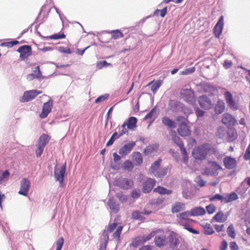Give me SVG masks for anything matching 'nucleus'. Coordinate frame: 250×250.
I'll use <instances>...</instances> for the list:
<instances>
[{
  "label": "nucleus",
  "instance_id": "f257e3e1",
  "mask_svg": "<svg viewBox=\"0 0 250 250\" xmlns=\"http://www.w3.org/2000/svg\"><path fill=\"white\" fill-rule=\"evenodd\" d=\"M204 110L210 108L212 105L210 100L208 96L216 95L218 93L216 87L212 84L204 83Z\"/></svg>",
  "mask_w": 250,
  "mask_h": 250
},
{
  "label": "nucleus",
  "instance_id": "f03ea898",
  "mask_svg": "<svg viewBox=\"0 0 250 250\" xmlns=\"http://www.w3.org/2000/svg\"><path fill=\"white\" fill-rule=\"evenodd\" d=\"M176 121L181 123L177 129L179 134L182 137L189 135L190 131L186 123L187 119L183 116H178L176 118Z\"/></svg>",
  "mask_w": 250,
  "mask_h": 250
},
{
  "label": "nucleus",
  "instance_id": "7ed1b4c3",
  "mask_svg": "<svg viewBox=\"0 0 250 250\" xmlns=\"http://www.w3.org/2000/svg\"><path fill=\"white\" fill-rule=\"evenodd\" d=\"M137 119L136 117H130L122 125V131L119 133V136H122L128 132V129H133L136 127Z\"/></svg>",
  "mask_w": 250,
  "mask_h": 250
},
{
  "label": "nucleus",
  "instance_id": "20e7f679",
  "mask_svg": "<svg viewBox=\"0 0 250 250\" xmlns=\"http://www.w3.org/2000/svg\"><path fill=\"white\" fill-rule=\"evenodd\" d=\"M66 168V163H65L60 168H57L55 167L54 169V176L56 180L59 181L60 186L61 187H63L64 186L63 180Z\"/></svg>",
  "mask_w": 250,
  "mask_h": 250
},
{
  "label": "nucleus",
  "instance_id": "39448f33",
  "mask_svg": "<svg viewBox=\"0 0 250 250\" xmlns=\"http://www.w3.org/2000/svg\"><path fill=\"white\" fill-rule=\"evenodd\" d=\"M190 216L189 211L183 212L177 215L179 223L184 227H189L191 223L193 222L192 219L189 218Z\"/></svg>",
  "mask_w": 250,
  "mask_h": 250
},
{
  "label": "nucleus",
  "instance_id": "423d86ee",
  "mask_svg": "<svg viewBox=\"0 0 250 250\" xmlns=\"http://www.w3.org/2000/svg\"><path fill=\"white\" fill-rule=\"evenodd\" d=\"M17 52L20 53V58L21 60L25 61L32 55V48L28 45H24L20 46L18 49Z\"/></svg>",
  "mask_w": 250,
  "mask_h": 250
},
{
  "label": "nucleus",
  "instance_id": "0eeeda50",
  "mask_svg": "<svg viewBox=\"0 0 250 250\" xmlns=\"http://www.w3.org/2000/svg\"><path fill=\"white\" fill-rule=\"evenodd\" d=\"M42 93V91L37 90H31L25 91L23 95L21 98L20 101L21 103H25L34 99L38 95Z\"/></svg>",
  "mask_w": 250,
  "mask_h": 250
},
{
  "label": "nucleus",
  "instance_id": "6e6552de",
  "mask_svg": "<svg viewBox=\"0 0 250 250\" xmlns=\"http://www.w3.org/2000/svg\"><path fill=\"white\" fill-rule=\"evenodd\" d=\"M225 98L228 106L233 110H236L238 109V106L233 98L232 94L229 91L224 93Z\"/></svg>",
  "mask_w": 250,
  "mask_h": 250
},
{
  "label": "nucleus",
  "instance_id": "1a4fd4ad",
  "mask_svg": "<svg viewBox=\"0 0 250 250\" xmlns=\"http://www.w3.org/2000/svg\"><path fill=\"white\" fill-rule=\"evenodd\" d=\"M222 123L227 126H235L237 124L235 118L228 113H224L222 116Z\"/></svg>",
  "mask_w": 250,
  "mask_h": 250
},
{
  "label": "nucleus",
  "instance_id": "9d476101",
  "mask_svg": "<svg viewBox=\"0 0 250 250\" xmlns=\"http://www.w3.org/2000/svg\"><path fill=\"white\" fill-rule=\"evenodd\" d=\"M30 188V182L29 180L26 178H22L21 181L20 190L18 193L25 196H27Z\"/></svg>",
  "mask_w": 250,
  "mask_h": 250
},
{
  "label": "nucleus",
  "instance_id": "9b49d317",
  "mask_svg": "<svg viewBox=\"0 0 250 250\" xmlns=\"http://www.w3.org/2000/svg\"><path fill=\"white\" fill-rule=\"evenodd\" d=\"M53 104V102L52 100H49L48 101L43 104L42 112L40 114V117L41 119L45 118L48 116V114L51 112Z\"/></svg>",
  "mask_w": 250,
  "mask_h": 250
},
{
  "label": "nucleus",
  "instance_id": "f8f14e48",
  "mask_svg": "<svg viewBox=\"0 0 250 250\" xmlns=\"http://www.w3.org/2000/svg\"><path fill=\"white\" fill-rule=\"evenodd\" d=\"M116 184L122 188L128 189L132 188L133 182L127 178H121L116 181Z\"/></svg>",
  "mask_w": 250,
  "mask_h": 250
},
{
  "label": "nucleus",
  "instance_id": "ddd939ff",
  "mask_svg": "<svg viewBox=\"0 0 250 250\" xmlns=\"http://www.w3.org/2000/svg\"><path fill=\"white\" fill-rule=\"evenodd\" d=\"M135 145V142L133 141L125 144L120 148L119 150V153L122 157H124L130 152Z\"/></svg>",
  "mask_w": 250,
  "mask_h": 250
},
{
  "label": "nucleus",
  "instance_id": "4468645a",
  "mask_svg": "<svg viewBox=\"0 0 250 250\" xmlns=\"http://www.w3.org/2000/svg\"><path fill=\"white\" fill-rule=\"evenodd\" d=\"M208 165L211 167H207L204 170V174L206 173L208 175H212L216 171L222 169L221 167L216 162L208 161Z\"/></svg>",
  "mask_w": 250,
  "mask_h": 250
},
{
  "label": "nucleus",
  "instance_id": "2eb2a0df",
  "mask_svg": "<svg viewBox=\"0 0 250 250\" xmlns=\"http://www.w3.org/2000/svg\"><path fill=\"white\" fill-rule=\"evenodd\" d=\"M181 94L187 102L191 103L194 101V92L191 89H183L181 91Z\"/></svg>",
  "mask_w": 250,
  "mask_h": 250
},
{
  "label": "nucleus",
  "instance_id": "dca6fc26",
  "mask_svg": "<svg viewBox=\"0 0 250 250\" xmlns=\"http://www.w3.org/2000/svg\"><path fill=\"white\" fill-rule=\"evenodd\" d=\"M224 26V17L221 16L213 28V33L217 38L221 35Z\"/></svg>",
  "mask_w": 250,
  "mask_h": 250
},
{
  "label": "nucleus",
  "instance_id": "f3484780",
  "mask_svg": "<svg viewBox=\"0 0 250 250\" xmlns=\"http://www.w3.org/2000/svg\"><path fill=\"white\" fill-rule=\"evenodd\" d=\"M156 181L152 178H148L144 183L142 191L144 193H149L155 185Z\"/></svg>",
  "mask_w": 250,
  "mask_h": 250
},
{
  "label": "nucleus",
  "instance_id": "a211bd4d",
  "mask_svg": "<svg viewBox=\"0 0 250 250\" xmlns=\"http://www.w3.org/2000/svg\"><path fill=\"white\" fill-rule=\"evenodd\" d=\"M223 162L226 168L229 169L234 168L237 166L235 159L231 156L226 157L223 160Z\"/></svg>",
  "mask_w": 250,
  "mask_h": 250
},
{
  "label": "nucleus",
  "instance_id": "6ab92c4d",
  "mask_svg": "<svg viewBox=\"0 0 250 250\" xmlns=\"http://www.w3.org/2000/svg\"><path fill=\"white\" fill-rule=\"evenodd\" d=\"M228 215L224 214L222 211H218L212 218L211 222H215L218 223H223L225 222L228 219Z\"/></svg>",
  "mask_w": 250,
  "mask_h": 250
},
{
  "label": "nucleus",
  "instance_id": "aec40b11",
  "mask_svg": "<svg viewBox=\"0 0 250 250\" xmlns=\"http://www.w3.org/2000/svg\"><path fill=\"white\" fill-rule=\"evenodd\" d=\"M154 242L156 246L158 247L164 246L167 243V237L164 234L156 236L155 238Z\"/></svg>",
  "mask_w": 250,
  "mask_h": 250
},
{
  "label": "nucleus",
  "instance_id": "412c9836",
  "mask_svg": "<svg viewBox=\"0 0 250 250\" xmlns=\"http://www.w3.org/2000/svg\"><path fill=\"white\" fill-rule=\"evenodd\" d=\"M192 155L196 160H202L203 158V147L200 146L195 148L192 151Z\"/></svg>",
  "mask_w": 250,
  "mask_h": 250
},
{
  "label": "nucleus",
  "instance_id": "4be33fe9",
  "mask_svg": "<svg viewBox=\"0 0 250 250\" xmlns=\"http://www.w3.org/2000/svg\"><path fill=\"white\" fill-rule=\"evenodd\" d=\"M154 81L150 82L146 86L151 85V90L152 91L153 93L155 94L157 90L160 88L161 85L162 84L163 80H158L154 83H153Z\"/></svg>",
  "mask_w": 250,
  "mask_h": 250
},
{
  "label": "nucleus",
  "instance_id": "5701e85b",
  "mask_svg": "<svg viewBox=\"0 0 250 250\" xmlns=\"http://www.w3.org/2000/svg\"><path fill=\"white\" fill-rule=\"evenodd\" d=\"M51 138L49 136L46 134H42L39 137L37 144L42 146L45 147L46 145L49 143Z\"/></svg>",
  "mask_w": 250,
  "mask_h": 250
},
{
  "label": "nucleus",
  "instance_id": "b1692460",
  "mask_svg": "<svg viewBox=\"0 0 250 250\" xmlns=\"http://www.w3.org/2000/svg\"><path fill=\"white\" fill-rule=\"evenodd\" d=\"M132 158L135 165L139 166L143 163V157L141 153L139 152H134L132 154Z\"/></svg>",
  "mask_w": 250,
  "mask_h": 250
},
{
  "label": "nucleus",
  "instance_id": "393cba45",
  "mask_svg": "<svg viewBox=\"0 0 250 250\" xmlns=\"http://www.w3.org/2000/svg\"><path fill=\"white\" fill-rule=\"evenodd\" d=\"M185 208V205L184 203L177 202L172 205L171 211L172 213H177Z\"/></svg>",
  "mask_w": 250,
  "mask_h": 250
},
{
  "label": "nucleus",
  "instance_id": "a878e982",
  "mask_svg": "<svg viewBox=\"0 0 250 250\" xmlns=\"http://www.w3.org/2000/svg\"><path fill=\"white\" fill-rule=\"evenodd\" d=\"M37 71V73L36 74H29L27 76V79L28 81H31L35 78L37 79H40L42 77V72L40 69V66H37L35 68V69L34 70V72H36Z\"/></svg>",
  "mask_w": 250,
  "mask_h": 250
},
{
  "label": "nucleus",
  "instance_id": "bb28decb",
  "mask_svg": "<svg viewBox=\"0 0 250 250\" xmlns=\"http://www.w3.org/2000/svg\"><path fill=\"white\" fill-rule=\"evenodd\" d=\"M225 104L223 101L219 100L214 107V111L216 114H220L223 113L225 110Z\"/></svg>",
  "mask_w": 250,
  "mask_h": 250
},
{
  "label": "nucleus",
  "instance_id": "cd10ccee",
  "mask_svg": "<svg viewBox=\"0 0 250 250\" xmlns=\"http://www.w3.org/2000/svg\"><path fill=\"white\" fill-rule=\"evenodd\" d=\"M110 209L114 213H117L119 211V204H117L114 199L111 198L109 199L108 202Z\"/></svg>",
  "mask_w": 250,
  "mask_h": 250
},
{
  "label": "nucleus",
  "instance_id": "c85d7f7f",
  "mask_svg": "<svg viewBox=\"0 0 250 250\" xmlns=\"http://www.w3.org/2000/svg\"><path fill=\"white\" fill-rule=\"evenodd\" d=\"M153 191L163 195H169L173 192L172 190L167 189L163 187L159 186L153 189Z\"/></svg>",
  "mask_w": 250,
  "mask_h": 250
},
{
  "label": "nucleus",
  "instance_id": "c756f323",
  "mask_svg": "<svg viewBox=\"0 0 250 250\" xmlns=\"http://www.w3.org/2000/svg\"><path fill=\"white\" fill-rule=\"evenodd\" d=\"M215 152V149L211 145L204 143V159L206 158V155L214 154Z\"/></svg>",
  "mask_w": 250,
  "mask_h": 250
},
{
  "label": "nucleus",
  "instance_id": "7c9ffc66",
  "mask_svg": "<svg viewBox=\"0 0 250 250\" xmlns=\"http://www.w3.org/2000/svg\"><path fill=\"white\" fill-rule=\"evenodd\" d=\"M162 122L165 125L169 128H175L176 127L175 122L167 117L162 118Z\"/></svg>",
  "mask_w": 250,
  "mask_h": 250
},
{
  "label": "nucleus",
  "instance_id": "2f4dec72",
  "mask_svg": "<svg viewBox=\"0 0 250 250\" xmlns=\"http://www.w3.org/2000/svg\"><path fill=\"white\" fill-rule=\"evenodd\" d=\"M103 235L104 236V242L102 243L100 245V248L99 250H106L107 245L109 240V236L107 234L106 230H104L103 232Z\"/></svg>",
  "mask_w": 250,
  "mask_h": 250
},
{
  "label": "nucleus",
  "instance_id": "473e14b6",
  "mask_svg": "<svg viewBox=\"0 0 250 250\" xmlns=\"http://www.w3.org/2000/svg\"><path fill=\"white\" fill-rule=\"evenodd\" d=\"M189 211L191 216H196L203 214V208L202 207H195Z\"/></svg>",
  "mask_w": 250,
  "mask_h": 250
},
{
  "label": "nucleus",
  "instance_id": "72a5a7b5",
  "mask_svg": "<svg viewBox=\"0 0 250 250\" xmlns=\"http://www.w3.org/2000/svg\"><path fill=\"white\" fill-rule=\"evenodd\" d=\"M162 162V160L159 159L155 161L151 166L150 170L154 174L156 171H157L160 168V165Z\"/></svg>",
  "mask_w": 250,
  "mask_h": 250
},
{
  "label": "nucleus",
  "instance_id": "f704fd0d",
  "mask_svg": "<svg viewBox=\"0 0 250 250\" xmlns=\"http://www.w3.org/2000/svg\"><path fill=\"white\" fill-rule=\"evenodd\" d=\"M123 229V226H118L116 231L112 234L113 238L116 239L118 242H119L121 241V234L122 233Z\"/></svg>",
  "mask_w": 250,
  "mask_h": 250
},
{
  "label": "nucleus",
  "instance_id": "c9c22d12",
  "mask_svg": "<svg viewBox=\"0 0 250 250\" xmlns=\"http://www.w3.org/2000/svg\"><path fill=\"white\" fill-rule=\"evenodd\" d=\"M168 169L166 167L160 168L154 175L157 178H162L167 174Z\"/></svg>",
  "mask_w": 250,
  "mask_h": 250
},
{
  "label": "nucleus",
  "instance_id": "e433bc0d",
  "mask_svg": "<svg viewBox=\"0 0 250 250\" xmlns=\"http://www.w3.org/2000/svg\"><path fill=\"white\" fill-rule=\"evenodd\" d=\"M144 240H143V238L142 236H138L135 238L132 243L130 244V246H132L133 247H137L141 245L144 244Z\"/></svg>",
  "mask_w": 250,
  "mask_h": 250
},
{
  "label": "nucleus",
  "instance_id": "4c0bfd02",
  "mask_svg": "<svg viewBox=\"0 0 250 250\" xmlns=\"http://www.w3.org/2000/svg\"><path fill=\"white\" fill-rule=\"evenodd\" d=\"M112 38L114 40H117L124 37V34L119 30L116 29L111 31Z\"/></svg>",
  "mask_w": 250,
  "mask_h": 250
},
{
  "label": "nucleus",
  "instance_id": "58836bf2",
  "mask_svg": "<svg viewBox=\"0 0 250 250\" xmlns=\"http://www.w3.org/2000/svg\"><path fill=\"white\" fill-rule=\"evenodd\" d=\"M131 218L135 220H139L143 221L145 220V218L143 216V213L142 212L138 211H134L131 214Z\"/></svg>",
  "mask_w": 250,
  "mask_h": 250
},
{
  "label": "nucleus",
  "instance_id": "ea45409f",
  "mask_svg": "<svg viewBox=\"0 0 250 250\" xmlns=\"http://www.w3.org/2000/svg\"><path fill=\"white\" fill-rule=\"evenodd\" d=\"M123 169L125 170L131 171L134 167L132 163L130 160H126L123 164Z\"/></svg>",
  "mask_w": 250,
  "mask_h": 250
},
{
  "label": "nucleus",
  "instance_id": "a19ab883",
  "mask_svg": "<svg viewBox=\"0 0 250 250\" xmlns=\"http://www.w3.org/2000/svg\"><path fill=\"white\" fill-rule=\"evenodd\" d=\"M116 196L118 198L121 203H125L127 201L128 196L123 193V192H119L116 193Z\"/></svg>",
  "mask_w": 250,
  "mask_h": 250
},
{
  "label": "nucleus",
  "instance_id": "79ce46f5",
  "mask_svg": "<svg viewBox=\"0 0 250 250\" xmlns=\"http://www.w3.org/2000/svg\"><path fill=\"white\" fill-rule=\"evenodd\" d=\"M227 233L228 235L231 237L232 238H234L235 237L236 233L234 229V228L232 224H230L229 225L227 229Z\"/></svg>",
  "mask_w": 250,
  "mask_h": 250
},
{
  "label": "nucleus",
  "instance_id": "37998d69",
  "mask_svg": "<svg viewBox=\"0 0 250 250\" xmlns=\"http://www.w3.org/2000/svg\"><path fill=\"white\" fill-rule=\"evenodd\" d=\"M121 136H119V134H118L117 132L114 133L112 136L111 137V138H110V139L109 140V141L106 143V146H108L112 145L113 144L115 140L117 139Z\"/></svg>",
  "mask_w": 250,
  "mask_h": 250
},
{
  "label": "nucleus",
  "instance_id": "c03bdc74",
  "mask_svg": "<svg viewBox=\"0 0 250 250\" xmlns=\"http://www.w3.org/2000/svg\"><path fill=\"white\" fill-rule=\"evenodd\" d=\"M214 232V231L210 224H206V225H204V234L210 235L213 234Z\"/></svg>",
  "mask_w": 250,
  "mask_h": 250
},
{
  "label": "nucleus",
  "instance_id": "a18cd8bd",
  "mask_svg": "<svg viewBox=\"0 0 250 250\" xmlns=\"http://www.w3.org/2000/svg\"><path fill=\"white\" fill-rule=\"evenodd\" d=\"M164 202V199L162 198L158 197L153 199L150 201V204L152 205L159 206L162 205Z\"/></svg>",
  "mask_w": 250,
  "mask_h": 250
},
{
  "label": "nucleus",
  "instance_id": "49530a36",
  "mask_svg": "<svg viewBox=\"0 0 250 250\" xmlns=\"http://www.w3.org/2000/svg\"><path fill=\"white\" fill-rule=\"evenodd\" d=\"M36 154L37 157H40L42 154L43 153L44 150V147L39 145L37 143L36 144Z\"/></svg>",
  "mask_w": 250,
  "mask_h": 250
},
{
  "label": "nucleus",
  "instance_id": "de8ad7c7",
  "mask_svg": "<svg viewBox=\"0 0 250 250\" xmlns=\"http://www.w3.org/2000/svg\"><path fill=\"white\" fill-rule=\"evenodd\" d=\"M173 133L174 134L173 136H172V140L173 142L178 146H182V145L184 144V143L181 141L180 137L178 136H177L175 134V132L173 131Z\"/></svg>",
  "mask_w": 250,
  "mask_h": 250
},
{
  "label": "nucleus",
  "instance_id": "09e8293b",
  "mask_svg": "<svg viewBox=\"0 0 250 250\" xmlns=\"http://www.w3.org/2000/svg\"><path fill=\"white\" fill-rule=\"evenodd\" d=\"M118 226V223L117 221H115L112 223H110L108 225V228L106 231L108 233V232H112Z\"/></svg>",
  "mask_w": 250,
  "mask_h": 250
},
{
  "label": "nucleus",
  "instance_id": "8fccbe9b",
  "mask_svg": "<svg viewBox=\"0 0 250 250\" xmlns=\"http://www.w3.org/2000/svg\"><path fill=\"white\" fill-rule=\"evenodd\" d=\"M156 113V106L152 108L151 111L148 113L144 117V120H146L147 119H151Z\"/></svg>",
  "mask_w": 250,
  "mask_h": 250
},
{
  "label": "nucleus",
  "instance_id": "3c124183",
  "mask_svg": "<svg viewBox=\"0 0 250 250\" xmlns=\"http://www.w3.org/2000/svg\"><path fill=\"white\" fill-rule=\"evenodd\" d=\"M206 209L208 214H211L215 212L216 208L213 204H210V205L206 206Z\"/></svg>",
  "mask_w": 250,
  "mask_h": 250
},
{
  "label": "nucleus",
  "instance_id": "603ef678",
  "mask_svg": "<svg viewBox=\"0 0 250 250\" xmlns=\"http://www.w3.org/2000/svg\"><path fill=\"white\" fill-rule=\"evenodd\" d=\"M65 38V35L63 33H59L58 34H55L54 35H51L50 37L51 39L53 40H58L61 39H64Z\"/></svg>",
  "mask_w": 250,
  "mask_h": 250
},
{
  "label": "nucleus",
  "instance_id": "864d4df0",
  "mask_svg": "<svg viewBox=\"0 0 250 250\" xmlns=\"http://www.w3.org/2000/svg\"><path fill=\"white\" fill-rule=\"evenodd\" d=\"M64 244L63 237L59 238L56 242L57 248L56 250H61Z\"/></svg>",
  "mask_w": 250,
  "mask_h": 250
},
{
  "label": "nucleus",
  "instance_id": "5fc2aeb1",
  "mask_svg": "<svg viewBox=\"0 0 250 250\" xmlns=\"http://www.w3.org/2000/svg\"><path fill=\"white\" fill-rule=\"evenodd\" d=\"M159 12H160V16L161 17H164L166 16L167 12V7L166 6L164 7L162 10H156L154 12V15H158Z\"/></svg>",
  "mask_w": 250,
  "mask_h": 250
},
{
  "label": "nucleus",
  "instance_id": "6e6d98bb",
  "mask_svg": "<svg viewBox=\"0 0 250 250\" xmlns=\"http://www.w3.org/2000/svg\"><path fill=\"white\" fill-rule=\"evenodd\" d=\"M109 65H111V64L108 63L105 61H100L97 63V67L99 69H102L104 67H105Z\"/></svg>",
  "mask_w": 250,
  "mask_h": 250
},
{
  "label": "nucleus",
  "instance_id": "4d7b16f0",
  "mask_svg": "<svg viewBox=\"0 0 250 250\" xmlns=\"http://www.w3.org/2000/svg\"><path fill=\"white\" fill-rule=\"evenodd\" d=\"M158 231H160V230H157V231H153L151 232L150 233H149L147 236H142V238H143V240H144V242L145 243L146 242V241L149 240L150 239H151L155 235V234L156 233V232Z\"/></svg>",
  "mask_w": 250,
  "mask_h": 250
},
{
  "label": "nucleus",
  "instance_id": "13d9d810",
  "mask_svg": "<svg viewBox=\"0 0 250 250\" xmlns=\"http://www.w3.org/2000/svg\"><path fill=\"white\" fill-rule=\"evenodd\" d=\"M195 71V68L194 67H190L188 69H186L185 70L181 71L180 74L181 75H188L191 74Z\"/></svg>",
  "mask_w": 250,
  "mask_h": 250
},
{
  "label": "nucleus",
  "instance_id": "bf43d9fd",
  "mask_svg": "<svg viewBox=\"0 0 250 250\" xmlns=\"http://www.w3.org/2000/svg\"><path fill=\"white\" fill-rule=\"evenodd\" d=\"M108 97V94H105V95H102V96L99 97L98 98H97L95 100V102L96 104L101 103L102 102H103V101H105L106 99H107Z\"/></svg>",
  "mask_w": 250,
  "mask_h": 250
},
{
  "label": "nucleus",
  "instance_id": "052dcab7",
  "mask_svg": "<svg viewBox=\"0 0 250 250\" xmlns=\"http://www.w3.org/2000/svg\"><path fill=\"white\" fill-rule=\"evenodd\" d=\"M195 182L196 183V184L195 185L196 188H197L198 187H202L203 186V180L202 179V178L200 176L197 177L195 180Z\"/></svg>",
  "mask_w": 250,
  "mask_h": 250
},
{
  "label": "nucleus",
  "instance_id": "680f3d73",
  "mask_svg": "<svg viewBox=\"0 0 250 250\" xmlns=\"http://www.w3.org/2000/svg\"><path fill=\"white\" fill-rule=\"evenodd\" d=\"M140 191L139 190L134 189L131 192V196L132 198L137 199L140 197Z\"/></svg>",
  "mask_w": 250,
  "mask_h": 250
},
{
  "label": "nucleus",
  "instance_id": "e2e57ef3",
  "mask_svg": "<svg viewBox=\"0 0 250 250\" xmlns=\"http://www.w3.org/2000/svg\"><path fill=\"white\" fill-rule=\"evenodd\" d=\"M244 158L246 160H250V144L246 149L245 153L244 155Z\"/></svg>",
  "mask_w": 250,
  "mask_h": 250
},
{
  "label": "nucleus",
  "instance_id": "0e129e2a",
  "mask_svg": "<svg viewBox=\"0 0 250 250\" xmlns=\"http://www.w3.org/2000/svg\"><path fill=\"white\" fill-rule=\"evenodd\" d=\"M228 196L229 197V201H230V202L235 201L238 199V196L235 192H232L230 193L229 194H228Z\"/></svg>",
  "mask_w": 250,
  "mask_h": 250
},
{
  "label": "nucleus",
  "instance_id": "69168bd1",
  "mask_svg": "<svg viewBox=\"0 0 250 250\" xmlns=\"http://www.w3.org/2000/svg\"><path fill=\"white\" fill-rule=\"evenodd\" d=\"M214 227L215 229L217 231L220 232V231H223V232H225V230L224 229V225H215L214 226Z\"/></svg>",
  "mask_w": 250,
  "mask_h": 250
},
{
  "label": "nucleus",
  "instance_id": "338daca9",
  "mask_svg": "<svg viewBox=\"0 0 250 250\" xmlns=\"http://www.w3.org/2000/svg\"><path fill=\"white\" fill-rule=\"evenodd\" d=\"M223 196L219 194H216L214 196L210 198V200L212 201L215 199L220 200L222 202H223Z\"/></svg>",
  "mask_w": 250,
  "mask_h": 250
},
{
  "label": "nucleus",
  "instance_id": "774afa93",
  "mask_svg": "<svg viewBox=\"0 0 250 250\" xmlns=\"http://www.w3.org/2000/svg\"><path fill=\"white\" fill-rule=\"evenodd\" d=\"M229 248L231 250H238V246L235 242H231L229 244Z\"/></svg>",
  "mask_w": 250,
  "mask_h": 250
}]
</instances>
